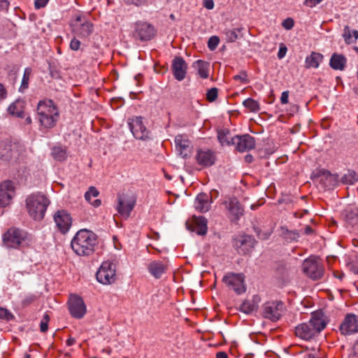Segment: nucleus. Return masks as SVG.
Wrapping results in <instances>:
<instances>
[{
	"mask_svg": "<svg viewBox=\"0 0 358 358\" xmlns=\"http://www.w3.org/2000/svg\"><path fill=\"white\" fill-rule=\"evenodd\" d=\"M243 105L251 113H257L260 110L259 102L252 98H248L243 101Z\"/></svg>",
	"mask_w": 358,
	"mask_h": 358,
	"instance_id": "nucleus-36",
	"label": "nucleus"
},
{
	"mask_svg": "<svg viewBox=\"0 0 358 358\" xmlns=\"http://www.w3.org/2000/svg\"><path fill=\"white\" fill-rule=\"evenodd\" d=\"M96 278L103 285H111L116 281V264L113 261L103 262L96 271Z\"/></svg>",
	"mask_w": 358,
	"mask_h": 358,
	"instance_id": "nucleus-6",
	"label": "nucleus"
},
{
	"mask_svg": "<svg viewBox=\"0 0 358 358\" xmlns=\"http://www.w3.org/2000/svg\"><path fill=\"white\" fill-rule=\"evenodd\" d=\"M304 358H321L319 355L318 348H313L310 353L306 355Z\"/></svg>",
	"mask_w": 358,
	"mask_h": 358,
	"instance_id": "nucleus-50",
	"label": "nucleus"
},
{
	"mask_svg": "<svg viewBox=\"0 0 358 358\" xmlns=\"http://www.w3.org/2000/svg\"><path fill=\"white\" fill-rule=\"evenodd\" d=\"M50 201L41 192L29 195L26 199V208L29 215L35 220H41L45 214Z\"/></svg>",
	"mask_w": 358,
	"mask_h": 358,
	"instance_id": "nucleus-4",
	"label": "nucleus"
},
{
	"mask_svg": "<svg viewBox=\"0 0 358 358\" xmlns=\"http://www.w3.org/2000/svg\"><path fill=\"white\" fill-rule=\"evenodd\" d=\"M339 180L343 184L352 185L358 180V176L354 171H348Z\"/></svg>",
	"mask_w": 358,
	"mask_h": 358,
	"instance_id": "nucleus-37",
	"label": "nucleus"
},
{
	"mask_svg": "<svg viewBox=\"0 0 358 358\" xmlns=\"http://www.w3.org/2000/svg\"><path fill=\"white\" fill-rule=\"evenodd\" d=\"M68 306L70 314L74 318L81 319L87 313L86 305L83 299L76 294L70 295Z\"/></svg>",
	"mask_w": 358,
	"mask_h": 358,
	"instance_id": "nucleus-10",
	"label": "nucleus"
},
{
	"mask_svg": "<svg viewBox=\"0 0 358 358\" xmlns=\"http://www.w3.org/2000/svg\"><path fill=\"white\" fill-rule=\"evenodd\" d=\"M244 280L245 276L242 273H229L223 277L222 282L237 294H241L246 290Z\"/></svg>",
	"mask_w": 358,
	"mask_h": 358,
	"instance_id": "nucleus-9",
	"label": "nucleus"
},
{
	"mask_svg": "<svg viewBox=\"0 0 358 358\" xmlns=\"http://www.w3.org/2000/svg\"><path fill=\"white\" fill-rule=\"evenodd\" d=\"M289 91H285L282 93L280 97V102L282 104H286L288 103Z\"/></svg>",
	"mask_w": 358,
	"mask_h": 358,
	"instance_id": "nucleus-54",
	"label": "nucleus"
},
{
	"mask_svg": "<svg viewBox=\"0 0 358 358\" xmlns=\"http://www.w3.org/2000/svg\"><path fill=\"white\" fill-rule=\"evenodd\" d=\"M218 95V90L216 87H213L208 90L206 92V99L209 102L215 101Z\"/></svg>",
	"mask_w": 358,
	"mask_h": 358,
	"instance_id": "nucleus-41",
	"label": "nucleus"
},
{
	"mask_svg": "<svg viewBox=\"0 0 358 358\" xmlns=\"http://www.w3.org/2000/svg\"><path fill=\"white\" fill-rule=\"evenodd\" d=\"M340 331L344 335L358 332V316L354 314L346 315L340 325Z\"/></svg>",
	"mask_w": 358,
	"mask_h": 358,
	"instance_id": "nucleus-21",
	"label": "nucleus"
},
{
	"mask_svg": "<svg viewBox=\"0 0 358 358\" xmlns=\"http://www.w3.org/2000/svg\"><path fill=\"white\" fill-rule=\"evenodd\" d=\"M256 241L251 236H243L240 239L236 240L235 246L237 248L239 254L245 255L250 252L254 248Z\"/></svg>",
	"mask_w": 358,
	"mask_h": 358,
	"instance_id": "nucleus-24",
	"label": "nucleus"
},
{
	"mask_svg": "<svg viewBox=\"0 0 358 358\" xmlns=\"http://www.w3.org/2000/svg\"><path fill=\"white\" fill-rule=\"evenodd\" d=\"M53 158L57 161H64L66 158V152L64 149L61 147H55L52 150Z\"/></svg>",
	"mask_w": 358,
	"mask_h": 358,
	"instance_id": "nucleus-39",
	"label": "nucleus"
},
{
	"mask_svg": "<svg viewBox=\"0 0 358 358\" xmlns=\"http://www.w3.org/2000/svg\"><path fill=\"white\" fill-rule=\"evenodd\" d=\"M323 59V55L320 53L313 52L306 59V65L307 68H317L320 63Z\"/></svg>",
	"mask_w": 358,
	"mask_h": 358,
	"instance_id": "nucleus-31",
	"label": "nucleus"
},
{
	"mask_svg": "<svg viewBox=\"0 0 358 358\" xmlns=\"http://www.w3.org/2000/svg\"><path fill=\"white\" fill-rule=\"evenodd\" d=\"M99 192L97 190V189L93 186H91L89 188L88 191L85 192V198L86 201H87L88 202H91L92 197H96L99 196Z\"/></svg>",
	"mask_w": 358,
	"mask_h": 358,
	"instance_id": "nucleus-42",
	"label": "nucleus"
},
{
	"mask_svg": "<svg viewBox=\"0 0 358 358\" xmlns=\"http://www.w3.org/2000/svg\"><path fill=\"white\" fill-rule=\"evenodd\" d=\"M31 242V236L17 228H10L3 235V243L8 248L24 247L29 245Z\"/></svg>",
	"mask_w": 358,
	"mask_h": 358,
	"instance_id": "nucleus-5",
	"label": "nucleus"
},
{
	"mask_svg": "<svg viewBox=\"0 0 358 358\" xmlns=\"http://www.w3.org/2000/svg\"><path fill=\"white\" fill-rule=\"evenodd\" d=\"M136 204V200L119 195L117 196V211L124 217L128 218Z\"/></svg>",
	"mask_w": 358,
	"mask_h": 358,
	"instance_id": "nucleus-20",
	"label": "nucleus"
},
{
	"mask_svg": "<svg viewBox=\"0 0 358 358\" xmlns=\"http://www.w3.org/2000/svg\"><path fill=\"white\" fill-rule=\"evenodd\" d=\"M80 45H81L80 41L78 39H77L76 37H73L70 42L69 47H70L71 50H72L73 51H77L80 49Z\"/></svg>",
	"mask_w": 358,
	"mask_h": 358,
	"instance_id": "nucleus-47",
	"label": "nucleus"
},
{
	"mask_svg": "<svg viewBox=\"0 0 358 358\" xmlns=\"http://www.w3.org/2000/svg\"><path fill=\"white\" fill-rule=\"evenodd\" d=\"M48 0H35L34 6L36 9H40L46 6Z\"/></svg>",
	"mask_w": 358,
	"mask_h": 358,
	"instance_id": "nucleus-53",
	"label": "nucleus"
},
{
	"mask_svg": "<svg viewBox=\"0 0 358 358\" xmlns=\"http://www.w3.org/2000/svg\"><path fill=\"white\" fill-rule=\"evenodd\" d=\"M31 74V69L30 68L25 69L20 87V91L23 92L24 90L28 89L30 76Z\"/></svg>",
	"mask_w": 358,
	"mask_h": 358,
	"instance_id": "nucleus-38",
	"label": "nucleus"
},
{
	"mask_svg": "<svg viewBox=\"0 0 358 358\" xmlns=\"http://www.w3.org/2000/svg\"><path fill=\"white\" fill-rule=\"evenodd\" d=\"M216 357L217 358H228V355L225 352L220 351V352H217Z\"/></svg>",
	"mask_w": 358,
	"mask_h": 358,
	"instance_id": "nucleus-59",
	"label": "nucleus"
},
{
	"mask_svg": "<svg viewBox=\"0 0 358 358\" xmlns=\"http://www.w3.org/2000/svg\"><path fill=\"white\" fill-rule=\"evenodd\" d=\"M155 34V27L145 22H138L135 24L134 36L142 41H150Z\"/></svg>",
	"mask_w": 358,
	"mask_h": 358,
	"instance_id": "nucleus-13",
	"label": "nucleus"
},
{
	"mask_svg": "<svg viewBox=\"0 0 358 358\" xmlns=\"http://www.w3.org/2000/svg\"><path fill=\"white\" fill-rule=\"evenodd\" d=\"M343 38L347 44L355 43L358 38V31L351 30L348 26L343 29Z\"/></svg>",
	"mask_w": 358,
	"mask_h": 358,
	"instance_id": "nucleus-33",
	"label": "nucleus"
},
{
	"mask_svg": "<svg viewBox=\"0 0 358 358\" xmlns=\"http://www.w3.org/2000/svg\"><path fill=\"white\" fill-rule=\"evenodd\" d=\"M313 232V229L310 226L306 227V228H305V233L306 234H310Z\"/></svg>",
	"mask_w": 358,
	"mask_h": 358,
	"instance_id": "nucleus-64",
	"label": "nucleus"
},
{
	"mask_svg": "<svg viewBox=\"0 0 358 358\" xmlns=\"http://www.w3.org/2000/svg\"><path fill=\"white\" fill-rule=\"evenodd\" d=\"M220 43V38L217 36H211L208 42V47L210 50H214Z\"/></svg>",
	"mask_w": 358,
	"mask_h": 358,
	"instance_id": "nucleus-44",
	"label": "nucleus"
},
{
	"mask_svg": "<svg viewBox=\"0 0 358 358\" xmlns=\"http://www.w3.org/2000/svg\"><path fill=\"white\" fill-rule=\"evenodd\" d=\"M235 80H238L241 83L247 84L249 83L248 75L245 71H242L240 74L234 76Z\"/></svg>",
	"mask_w": 358,
	"mask_h": 358,
	"instance_id": "nucleus-45",
	"label": "nucleus"
},
{
	"mask_svg": "<svg viewBox=\"0 0 358 358\" xmlns=\"http://www.w3.org/2000/svg\"><path fill=\"white\" fill-rule=\"evenodd\" d=\"M6 96V91L2 84L0 83V99H3Z\"/></svg>",
	"mask_w": 358,
	"mask_h": 358,
	"instance_id": "nucleus-58",
	"label": "nucleus"
},
{
	"mask_svg": "<svg viewBox=\"0 0 358 358\" xmlns=\"http://www.w3.org/2000/svg\"><path fill=\"white\" fill-rule=\"evenodd\" d=\"M233 144H235L236 150L240 152L251 150L255 147V139L250 134L236 136L232 138Z\"/></svg>",
	"mask_w": 358,
	"mask_h": 358,
	"instance_id": "nucleus-19",
	"label": "nucleus"
},
{
	"mask_svg": "<svg viewBox=\"0 0 358 358\" xmlns=\"http://www.w3.org/2000/svg\"><path fill=\"white\" fill-rule=\"evenodd\" d=\"M129 127L136 139L145 140L149 137V131L143 123L141 117H134L128 120Z\"/></svg>",
	"mask_w": 358,
	"mask_h": 358,
	"instance_id": "nucleus-12",
	"label": "nucleus"
},
{
	"mask_svg": "<svg viewBox=\"0 0 358 358\" xmlns=\"http://www.w3.org/2000/svg\"><path fill=\"white\" fill-rule=\"evenodd\" d=\"M327 324L321 313L312 314L308 322L299 324L295 328V335L303 340L308 341L313 338L323 330Z\"/></svg>",
	"mask_w": 358,
	"mask_h": 358,
	"instance_id": "nucleus-3",
	"label": "nucleus"
},
{
	"mask_svg": "<svg viewBox=\"0 0 358 358\" xmlns=\"http://www.w3.org/2000/svg\"><path fill=\"white\" fill-rule=\"evenodd\" d=\"M258 308L257 302L255 300H245L240 306V310L244 313L250 314Z\"/></svg>",
	"mask_w": 358,
	"mask_h": 358,
	"instance_id": "nucleus-34",
	"label": "nucleus"
},
{
	"mask_svg": "<svg viewBox=\"0 0 358 358\" xmlns=\"http://www.w3.org/2000/svg\"><path fill=\"white\" fill-rule=\"evenodd\" d=\"M294 20L290 17L285 19L282 23V27L287 30H289V29H292V27H294Z\"/></svg>",
	"mask_w": 358,
	"mask_h": 358,
	"instance_id": "nucleus-48",
	"label": "nucleus"
},
{
	"mask_svg": "<svg viewBox=\"0 0 358 358\" xmlns=\"http://www.w3.org/2000/svg\"><path fill=\"white\" fill-rule=\"evenodd\" d=\"M25 103L22 100H17L10 104L8 108L10 114L16 117H22L24 113Z\"/></svg>",
	"mask_w": 358,
	"mask_h": 358,
	"instance_id": "nucleus-29",
	"label": "nucleus"
},
{
	"mask_svg": "<svg viewBox=\"0 0 358 358\" xmlns=\"http://www.w3.org/2000/svg\"><path fill=\"white\" fill-rule=\"evenodd\" d=\"M176 148L180 156L186 159L189 157L192 152L191 143L185 135L179 134L175 138Z\"/></svg>",
	"mask_w": 358,
	"mask_h": 358,
	"instance_id": "nucleus-23",
	"label": "nucleus"
},
{
	"mask_svg": "<svg viewBox=\"0 0 358 358\" xmlns=\"http://www.w3.org/2000/svg\"><path fill=\"white\" fill-rule=\"evenodd\" d=\"M227 208L231 216L232 221H237L243 215L244 210L240 202L236 199H231L229 201Z\"/></svg>",
	"mask_w": 358,
	"mask_h": 358,
	"instance_id": "nucleus-26",
	"label": "nucleus"
},
{
	"mask_svg": "<svg viewBox=\"0 0 358 358\" xmlns=\"http://www.w3.org/2000/svg\"><path fill=\"white\" fill-rule=\"evenodd\" d=\"M13 318V315L6 308L0 307V319L10 320Z\"/></svg>",
	"mask_w": 358,
	"mask_h": 358,
	"instance_id": "nucleus-46",
	"label": "nucleus"
},
{
	"mask_svg": "<svg viewBox=\"0 0 358 358\" xmlns=\"http://www.w3.org/2000/svg\"><path fill=\"white\" fill-rule=\"evenodd\" d=\"M169 268V260H152L147 266L149 273L156 279H159L165 274Z\"/></svg>",
	"mask_w": 358,
	"mask_h": 358,
	"instance_id": "nucleus-17",
	"label": "nucleus"
},
{
	"mask_svg": "<svg viewBox=\"0 0 358 358\" xmlns=\"http://www.w3.org/2000/svg\"><path fill=\"white\" fill-rule=\"evenodd\" d=\"M127 4H132L136 6H142L147 5L148 0H127Z\"/></svg>",
	"mask_w": 358,
	"mask_h": 358,
	"instance_id": "nucleus-49",
	"label": "nucleus"
},
{
	"mask_svg": "<svg viewBox=\"0 0 358 358\" xmlns=\"http://www.w3.org/2000/svg\"><path fill=\"white\" fill-rule=\"evenodd\" d=\"M203 5L206 8L211 10L214 8V1L213 0H204Z\"/></svg>",
	"mask_w": 358,
	"mask_h": 358,
	"instance_id": "nucleus-56",
	"label": "nucleus"
},
{
	"mask_svg": "<svg viewBox=\"0 0 358 358\" xmlns=\"http://www.w3.org/2000/svg\"><path fill=\"white\" fill-rule=\"evenodd\" d=\"M317 179L324 189H334L340 182L338 175L332 174L327 170L320 171L317 174Z\"/></svg>",
	"mask_w": 358,
	"mask_h": 358,
	"instance_id": "nucleus-18",
	"label": "nucleus"
},
{
	"mask_svg": "<svg viewBox=\"0 0 358 358\" xmlns=\"http://www.w3.org/2000/svg\"><path fill=\"white\" fill-rule=\"evenodd\" d=\"M76 341L74 338H69L67 341H66V345L68 346H71L73 345H74L76 343Z\"/></svg>",
	"mask_w": 358,
	"mask_h": 358,
	"instance_id": "nucleus-60",
	"label": "nucleus"
},
{
	"mask_svg": "<svg viewBox=\"0 0 358 358\" xmlns=\"http://www.w3.org/2000/svg\"><path fill=\"white\" fill-rule=\"evenodd\" d=\"M71 27L73 32L81 38L89 37L94 31V25L92 22L81 14L76 16L71 23Z\"/></svg>",
	"mask_w": 358,
	"mask_h": 358,
	"instance_id": "nucleus-7",
	"label": "nucleus"
},
{
	"mask_svg": "<svg viewBox=\"0 0 358 358\" xmlns=\"http://www.w3.org/2000/svg\"><path fill=\"white\" fill-rule=\"evenodd\" d=\"M93 206L94 207H99L101 203V201L100 199H95L93 202H90Z\"/></svg>",
	"mask_w": 358,
	"mask_h": 358,
	"instance_id": "nucleus-61",
	"label": "nucleus"
},
{
	"mask_svg": "<svg viewBox=\"0 0 358 358\" xmlns=\"http://www.w3.org/2000/svg\"><path fill=\"white\" fill-rule=\"evenodd\" d=\"M345 222L352 226L358 223V208L355 206H350L344 213Z\"/></svg>",
	"mask_w": 358,
	"mask_h": 358,
	"instance_id": "nucleus-30",
	"label": "nucleus"
},
{
	"mask_svg": "<svg viewBox=\"0 0 358 358\" xmlns=\"http://www.w3.org/2000/svg\"><path fill=\"white\" fill-rule=\"evenodd\" d=\"M254 229L257 237L262 240H266L268 238V237L272 233V231L270 229H268L266 231H262L261 229L256 227L254 228Z\"/></svg>",
	"mask_w": 358,
	"mask_h": 358,
	"instance_id": "nucleus-40",
	"label": "nucleus"
},
{
	"mask_svg": "<svg viewBox=\"0 0 358 358\" xmlns=\"http://www.w3.org/2000/svg\"><path fill=\"white\" fill-rule=\"evenodd\" d=\"M243 28L236 29H225L223 31V34L225 36V40L228 43H232L237 40L238 33L241 32Z\"/></svg>",
	"mask_w": 358,
	"mask_h": 358,
	"instance_id": "nucleus-35",
	"label": "nucleus"
},
{
	"mask_svg": "<svg viewBox=\"0 0 358 358\" xmlns=\"http://www.w3.org/2000/svg\"><path fill=\"white\" fill-rule=\"evenodd\" d=\"M322 0H305L304 3L310 7L313 8L315 6L317 3H320Z\"/></svg>",
	"mask_w": 358,
	"mask_h": 358,
	"instance_id": "nucleus-55",
	"label": "nucleus"
},
{
	"mask_svg": "<svg viewBox=\"0 0 358 358\" xmlns=\"http://www.w3.org/2000/svg\"><path fill=\"white\" fill-rule=\"evenodd\" d=\"M59 119V110L52 100L44 99L38 101L36 107V120L41 130L55 127Z\"/></svg>",
	"mask_w": 358,
	"mask_h": 358,
	"instance_id": "nucleus-1",
	"label": "nucleus"
},
{
	"mask_svg": "<svg viewBox=\"0 0 358 358\" xmlns=\"http://www.w3.org/2000/svg\"><path fill=\"white\" fill-rule=\"evenodd\" d=\"M354 350H355V356L356 358H358V340L356 341V343L354 345Z\"/></svg>",
	"mask_w": 358,
	"mask_h": 358,
	"instance_id": "nucleus-62",
	"label": "nucleus"
},
{
	"mask_svg": "<svg viewBox=\"0 0 358 358\" xmlns=\"http://www.w3.org/2000/svg\"><path fill=\"white\" fill-rule=\"evenodd\" d=\"M36 296L34 295H29L27 296L22 301V305L24 306H29L32 302H34L36 300Z\"/></svg>",
	"mask_w": 358,
	"mask_h": 358,
	"instance_id": "nucleus-51",
	"label": "nucleus"
},
{
	"mask_svg": "<svg viewBox=\"0 0 358 358\" xmlns=\"http://www.w3.org/2000/svg\"><path fill=\"white\" fill-rule=\"evenodd\" d=\"M8 6L9 3L7 0H0V12L6 10Z\"/></svg>",
	"mask_w": 358,
	"mask_h": 358,
	"instance_id": "nucleus-57",
	"label": "nucleus"
},
{
	"mask_svg": "<svg viewBox=\"0 0 358 358\" xmlns=\"http://www.w3.org/2000/svg\"><path fill=\"white\" fill-rule=\"evenodd\" d=\"M49 321H50V316L46 313L43 315V317L40 322V330L42 333H45L48 331Z\"/></svg>",
	"mask_w": 358,
	"mask_h": 358,
	"instance_id": "nucleus-43",
	"label": "nucleus"
},
{
	"mask_svg": "<svg viewBox=\"0 0 358 358\" xmlns=\"http://www.w3.org/2000/svg\"><path fill=\"white\" fill-rule=\"evenodd\" d=\"M197 164L202 168L213 166L216 161L215 152L210 149H197L194 157Z\"/></svg>",
	"mask_w": 358,
	"mask_h": 358,
	"instance_id": "nucleus-16",
	"label": "nucleus"
},
{
	"mask_svg": "<svg viewBox=\"0 0 358 358\" xmlns=\"http://www.w3.org/2000/svg\"><path fill=\"white\" fill-rule=\"evenodd\" d=\"M302 268L306 275L313 280L320 279L323 275L322 265L313 258L306 259L303 262Z\"/></svg>",
	"mask_w": 358,
	"mask_h": 358,
	"instance_id": "nucleus-11",
	"label": "nucleus"
},
{
	"mask_svg": "<svg viewBox=\"0 0 358 358\" xmlns=\"http://www.w3.org/2000/svg\"><path fill=\"white\" fill-rule=\"evenodd\" d=\"M212 202L213 200L211 196H209L206 193H200L195 199V209L200 213H206L210 210Z\"/></svg>",
	"mask_w": 358,
	"mask_h": 358,
	"instance_id": "nucleus-25",
	"label": "nucleus"
},
{
	"mask_svg": "<svg viewBox=\"0 0 358 358\" xmlns=\"http://www.w3.org/2000/svg\"><path fill=\"white\" fill-rule=\"evenodd\" d=\"M287 51V49L286 46L283 44H281L279 48V51L278 52V57L280 59H282L285 56Z\"/></svg>",
	"mask_w": 358,
	"mask_h": 358,
	"instance_id": "nucleus-52",
	"label": "nucleus"
},
{
	"mask_svg": "<svg viewBox=\"0 0 358 358\" xmlns=\"http://www.w3.org/2000/svg\"><path fill=\"white\" fill-rule=\"evenodd\" d=\"M192 230L199 235H204L207 232V220L203 216H193L192 219Z\"/></svg>",
	"mask_w": 358,
	"mask_h": 358,
	"instance_id": "nucleus-27",
	"label": "nucleus"
},
{
	"mask_svg": "<svg viewBox=\"0 0 358 358\" xmlns=\"http://www.w3.org/2000/svg\"><path fill=\"white\" fill-rule=\"evenodd\" d=\"M15 186L11 180H6L0 184V207L8 206L15 196Z\"/></svg>",
	"mask_w": 358,
	"mask_h": 358,
	"instance_id": "nucleus-15",
	"label": "nucleus"
},
{
	"mask_svg": "<svg viewBox=\"0 0 358 358\" xmlns=\"http://www.w3.org/2000/svg\"><path fill=\"white\" fill-rule=\"evenodd\" d=\"M245 161L247 163H251L253 161V157L251 155H247L245 157Z\"/></svg>",
	"mask_w": 358,
	"mask_h": 358,
	"instance_id": "nucleus-63",
	"label": "nucleus"
},
{
	"mask_svg": "<svg viewBox=\"0 0 358 358\" xmlns=\"http://www.w3.org/2000/svg\"><path fill=\"white\" fill-rule=\"evenodd\" d=\"M193 66L197 69L199 75L202 78H207L208 77V71L210 66L208 62L199 59L194 63Z\"/></svg>",
	"mask_w": 358,
	"mask_h": 358,
	"instance_id": "nucleus-32",
	"label": "nucleus"
},
{
	"mask_svg": "<svg viewBox=\"0 0 358 358\" xmlns=\"http://www.w3.org/2000/svg\"><path fill=\"white\" fill-rule=\"evenodd\" d=\"M284 309V304L281 301H267L262 306V315L266 319L276 322L282 315Z\"/></svg>",
	"mask_w": 358,
	"mask_h": 358,
	"instance_id": "nucleus-8",
	"label": "nucleus"
},
{
	"mask_svg": "<svg viewBox=\"0 0 358 358\" xmlns=\"http://www.w3.org/2000/svg\"><path fill=\"white\" fill-rule=\"evenodd\" d=\"M97 238L96 234L92 231L80 229L71 240V248L79 256H90L94 253L98 244Z\"/></svg>",
	"mask_w": 358,
	"mask_h": 358,
	"instance_id": "nucleus-2",
	"label": "nucleus"
},
{
	"mask_svg": "<svg viewBox=\"0 0 358 358\" xmlns=\"http://www.w3.org/2000/svg\"><path fill=\"white\" fill-rule=\"evenodd\" d=\"M346 62V58L343 55L334 53L331 57L329 65L334 70L342 71L345 67Z\"/></svg>",
	"mask_w": 358,
	"mask_h": 358,
	"instance_id": "nucleus-28",
	"label": "nucleus"
},
{
	"mask_svg": "<svg viewBox=\"0 0 358 358\" xmlns=\"http://www.w3.org/2000/svg\"><path fill=\"white\" fill-rule=\"evenodd\" d=\"M187 70V64L184 59L181 57H176L171 64V71L174 78L182 81L185 79Z\"/></svg>",
	"mask_w": 358,
	"mask_h": 358,
	"instance_id": "nucleus-22",
	"label": "nucleus"
},
{
	"mask_svg": "<svg viewBox=\"0 0 358 358\" xmlns=\"http://www.w3.org/2000/svg\"><path fill=\"white\" fill-rule=\"evenodd\" d=\"M54 221L62 234L67 233L72 224L71 215L66 210H59L54 215Z\"/></svg>",
	"mask_w": 358,
	"mask_h": 358,
	"instance_id": "nucleus-14",
	"label": "nucleus"
}]
</instances>
